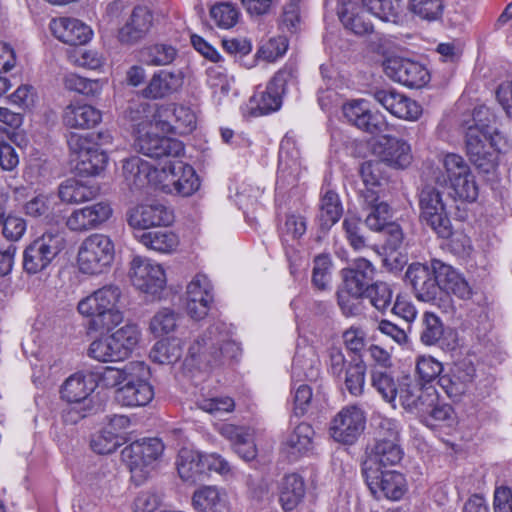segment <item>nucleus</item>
I'll return each mask as SVG.
<instances>
[{"label": "nucleus", "mask_w": 512, "mask_h": 512, "mask_svg": "<svg viewBox=\"0 0 512 512\" xmlns=\"http://www.w3.org/2000/svg\"><path fill=\"white\" fill-rule=\"evenodd\" d=\"M344 117L352 125L369 134H378L385 128L381 114L373 113L364 99L352 100L343 105Z\"/></svg>", "instance_id": "nucleus-21"}, {"label": "nucleus", "mask_w": 512, "mask_h": 512, "mask_svg": "<svg viewBox=\"0 0 512 512\" xmlns=\"http://www.w3.org/2000/svg\"><path fill=\"white\" fill-rule=\"evenodd\" d=\"M136 238L147 249L162 254L175 252L180 243L178 235L167 229L143 231Z\"/></svg>", "instance_id": "nucleus-37"}, {"label": "nucleus", "mask_w": 512, "mask_h": 512, "mask_svg": "<svg viewBox=\"0 0 512 512\" xmlns=\"http://www.w3.org/2000/svg\"><path fill=\"white\" fill-rule=\"evenodd\" d=\"M173 213L158 201L142 203L131 208L127 213L130 227L141 232L156 226H167L173 222Z\"/></svg>", "instance_id": "nucleus-17"}, {"label": "nucleus", "mask_w": 512, "mask_h": 512, "mask_svg": "<svg viewBox=\"0 0 512 512\" xmlns=\"http://www.w3.org/2000/svg\"><path fill=\"white\" fill-rule=\"evenodd\" d=\"M423 222L430 226L440 237L451 235V222L447 215L445 204L440 192L430 186H425L419 199Z\"/></svg>", "instance_id": "nucleus-13"}, {"label": "nucleus", "mask_w": 512, "mask_h": 512, "mask_svg": "<svg viewBox=\"0 0 512 512\" xmlns=\"http://www.w3.org/2000/svg\"><path fill=\"white\" fill-rule=\"evenodd\" d=\"M239 12L230 2H219L210 8V17L223 29L233 27L238 21Z\"/></svg>", "instance_id": "nucleus-61"}, {"label": "nucleus", "mask_w": 512, "mask_h": 512, "mask_svg": "<svg viewBox=\"0 0 512 512\" xmlns=\"http://www.w3.org/2000/svg\"><path fill=\"white\" fill-rule=\"evenodd\" d=\"M107 163V155L94 145L90 151L76 161L75 169L81 175L95 176L104 170Z\"/></svg>", "instance_id": "nucleus-50"}, {"label": "nucleus", "mask_w": 512, "mask_h": 512, "mask_svg": "<svg viewBox=\"0 0 512 512\" xmlns=\"http://www.w3.org/2000/svg\"><path fill=\"white\" fill-rule=\"evenodd\" d=\"M52 34L68 45H84L92 38V29L79 19L59 17L50 21Z\"/></svg>", "instance_id": "nucleus-25"}, {"label": "nucleus", "mask_w": 512, "mask_h": 512, "mask_svg": "<svg viewBox=\"0 0 512 512\" xmlns=\"http://www.w3.org/2000/svg\"><path fill=\"white\" fill-rule=\"evenodd\" d=\"M387 77L410 88H422L430 80L427 68L419 62L401 57H390L383 62Z\"/></svg>", "instance_id": "nucleus-16"}, {"label": "nucleus", "mask_w": 512, "mask_h": 512, "mask_svg": "<svg viewBox=\"0 0 512 512\" xmlns=\"http://www.w3.org/2000/svg\"><path fill=\"white\" fill-rule=\"evenodd\" d=\"M305 492L301 476L295 473L284 476L279 484V502L283 510H294L302 502Z\"/></svg>", "instance_id": "nucleus-38"}, {"label": "nucleus", "mask_w": 512, "mask_h": 512, "mask_svg": "<svg viewBox=\"0 0 512 512\" xmlns=\"http://www.w3.org/2000/svg\"><path fill=\"white\" fill-rule=\"evenodd\" d=\"M161 164L154 166L138 156L126 159L123 162V176L128 185L135 188L151 184L158 188Z\"/></svg>", "instance_id": "nucleus-29"}, {"label": "nucleus", "mask_w": 512, "mask_h": 512, "mask_svg": "<svg viewBox=\"0 0 512 512\" xmlns=\"http://www.w3.org/2000/svg\"><path fill=\"white\" fill-rule=\"evenodd\" d=\"M319 360L311 348L298 350L292 363L293 380H315L319 376Z\"/></svg>", "instance_id": "nucleus-44"}, {"label": "nucleus", "mask_w": 512, "mask_h": 512, "mask_svg": "<svg viewBox=\"0 0 512 512\" xmlns=\"http://www.w3.org/2000/svg\"><path fill=\"white\" fill-rule=\"evenodd\" d=\"M375 268L366 258L355 259L350 266L342 269L343 288L354 295H365L371 287Z\"/></svg>", "instance_id": "nucleus-26"}, {"label": "nucleus", "mask_w": 512, "mask_h": 512, "mask_svg": "<svg viewBox=\"0 0 512 512\" xmlns=\"http://www.w3.org/2000/svg\"><path fill=\"white\" fill-rule=\"evenodd\" d=\"M475 376L474 367L465 362L453 364L438 380L440 387L450 398H460L470 388Z\"/></svg>", "instance_id": "nucleus-24"}, {"label": "nucleus", "mask_w": 512, "mask_h": 512, "mask_svg": "<svg viewBox=\"0 0 512 512\" xmlns=\"http://www.w3.org/2000/svg\"><path fill=\"white\" fill-rule=\"evenodd\" d=\"M98 187L89 180L68 179L59 187V197L67 204L86 202L97 196Z\"/></svg>", "instance_id": "nucleus-39"}, {"label": "nucleus", "mask_w": 512, "mask_h": 512, "mask_svg": "<svg viewBox=\"0 0 512 512\" xmlns=\"http://www.w3.org/2000/svg\"><path fill=\"white\" fill-rule=\"evenodd\" d=\"M342 204L337 193L328 190L320 200L318 221L322 228L329 229L341 217Z\"/></svg>", "instance_id": "nucleus-46"}, {"label": "nucleus", "mask_w": 512, "mask_h": 512, "mask_svg": "<svg viewBox=\"0 0 512 512\" xmlns=\"http://www.w3.org/2000/svg\"><path fill=\"white\" fill-rule=\"evenodd\" d=\"M114 259V241L106 234L94 233L80 243L76 263L82 274L95 276L109 271Z\"/></svg>", "instance_id": "nucleus-5"}, {"label": "nucleus", "mask_w": 512, "mask_h": 512, "mask_svg": "<svg viewBox=\"0 0 512 512\" xmlns=\"http://www.w3.org/2000/svg\"><path fill=\"white\" fill-rule=\"evenodd\" d=\"M340 19L346 29L356 35H365L373 31V25L354 6H347L340 14Z\"/></svg>", "instance_id": "nucleus-58"}, {"label": "nucleus", "mask_w": 512, "mask_h": 512, "mask_svg": "<svg viewBox=\"0 0 512 512\" xmlns=\"http://www.w3.org/2000/svg\"><path fill=\"white\" fill-rule=\"evenodd\" d=\"M373 153L391 167L404 169L412 162L410 145L392 136L380 137L372 146Z\"/></svg>", "instance_id": "nucleus-19"}, {"label": "nucleus", "mask_w": 512, "mask_h": 512, "mask_svg": "<svg viewBox=\"0 0 512 512\" xmlns=\"http://www.w3.org/2000/svg\"><path fill=\"white\" fill-rule=\"evenodd\" d=\"M239 345L232 340L229 327L222 322L211 325L189 348V357L199 368H215L236 359Z\"/></svg>", "instance_id": "nucleus-3"}, {"label": "nucleus", "mask_w": 512, "mask_h": 512, "mask_svg": "<svg viewBox=\"0 0 512 512\" xmlns=\"http://www.w3.org/2000/svg\"><path fill=\"white\" fill-rule=\"evenodd\" d=\"M364 411L357 405L343 407L332 419L330 435L339 443L353 444L365 429Z\"/></svg>", "instance_id": "nucleus-15"}, {"label": "nucleus", "mask_w": 512, "mask_h": 512, "mask_svg": "<svg viewBox=\"0 0 512 512\" xmlns=\"http://www.w3.org/2000/svg\"><path fill=\"white\" fill-rule=\"evenodd\" d=\"M109 430L103 428L91 439V448L98 454H110L115 452L120 446L126 443L127 438L111 434Z\"/></svg>", "instance_id": "nucleus-60"}, {"label": "nucleus", "mask_w": 512, "mask_h": 512, "mask_svg": "<svg viewBox=\"0 0 512 512\" xmlns=\"http://www.w3.org/2000/svg\"><path fill=\"white\" fill-rule=\"evenodd\" d=\"M343 229L350 246L355 251H362L367 247L366 239L361 233V220L356 216H347L343 221Z\"/></svg>", "instance_id": "nucleus-63"}, {"label": "nucleus", "mask_w": 512, "mask_h": 512, "mask_svg": "<svg viewBox=\"0 0 512 512\" xmlns=\"http://www.w3.org/2000/svg\"><path fill=\"white\" fill-rule=\"evenodd\" d=\"M186 310L196 320L204 318L213 301L212 285L204 274H197L187 286Z\"/></svg>", "instance_id": "nucleus-20"}, {"label": "nucleus", "mask_w": 512, "mask_h": 512, "mask_svg": "<svg viewBox=\"0 0 512 512\" xmlns=\"http://www.w3.org/2000/svg\"><path fill=\"white\" fill-rule=\"evenodd\" d=\"M360 175L366 187L363 194L366 202L378 200L376 188L385 180L382 174V164L378 161H367L361 165Z\"/></svg>", "instance_id": "nucleus-45"}, {"label": "nucleus", "mask_w": 512, "mask_h": 512, "mask_svg": "<svg viewBox=\"0 0 512 512\" xmlns=\"http://www.w3.org/2000/svg\"><path fill=\"white\" fill-rule=\"evenodd\" d=\"M431 395L424 391L418 383L406 379L399 384L397 397L405 410L416 413L420 417L431 407Z\"/></svg>", "instance_id": "nucleus-34"}, {"label": "nucleus", "mask_w": 512, "mask_h": 512, "mask_svg": "<svg viewBox=\"0 0 512 512\" xmlns=\"http://www.w3.org/2000/svg\"><path fill=\"white\" fill-rule=\"evenodd\" d=\"M163 450L164 445L158 438L135 441L122 450V458L136 484L143 483L154 471Z\"/></svg>", "instance_id": "nucleus-7"}, {"label": "nucleus", "mask_w": 512, "mask_h": 512, "mask_svg": "<svg viewBox=\"0 0 512 512\" xmlns=\"http://www.w3.org/2000/svg\"><path fill=\"white\" fill-rule=\"evenodd\" d=\"M207 85L212 90L214 97L221 101L222 97L227 96L231 90L233 78L221 66H211L207 68Z\"/></svg>", "instance_id": "nucleus-56"}, {"label": "nucleus", "mask_w": 512, "mask_h": 512, "mask_svg": "<svg viewBox=\"0 0 512 512\" xmlns=\"http://www.w3.org/2000/svg\"><path fill=\"white\" fill-rule=\"evenodd\" d=\"M150 369L139 361L122 368H102L101 382L105 387H117L114 398L123 407H142L151 402L154 390L149 383Z\"/></svg>", "instance_id": "nucleus-2"}, {"label": "nucleus", "mask_w": 512, "mask_h": 512, "mask_svg": "<svg viewBox=\"0 0 512 512\" xmlns=\"http://www.w3.org/2000/svg\"><path fill=\"white\" fill-rule=\"evenodd\" d=\"M156 131H161L155 126L153 113L147 116L136 127L135 147L144 155L165 160L179 157L184 152L183 143L177 139L159 136Z\"/></svg>", "instance_id": "nucleus-6"}, {"label": "nucleus", "mask_w": 512, "mask_h": 512, "mask_svg": "<svg viewBox=\"0 0 512 512\" xmlns=\"http://www.w3.org/2000/svg\"><path fill=\"white\" fill-rule=\"evenodd\" d=\"M99 110L88 104H70L63 112V123L74 129H89L101 121Z\"/></svg>", "instance_id": "nucleus-36"}, {"label": "nucleus", "mask_w": 512, "mask_h": 512, "mask_svg": "<svg viewBox=\"0 0 512 512\" xmlns=\"http://www.w3.org/2000/svg\"><path fill=\"white\" fill-rule=\"evenodd\" d=\"M63 239L57 231H48L34 241L38 262L34 263V273L44 270L62 249Z\"/></svg>", "instance_id": "nucleus-43"}, {"label": "nucleus", "mask_w": 512, "mask_h": 512, "mask_svg": "<svg viewBox=\"0 0 512 512\" xmlns=\"http://www.w3.org/2000/svg\"><path fill=\"white\" fill-rule=\"evenodd\" d=\"M363 474L369 490L377 499L398 501L408 490L404 475L397 471H383L369 467L368 471H363Z\"/></svg>", "instance_id": "nucleus-14"}, {"label": "nucleus", "mask_w": 512, "mask_h": 512, "mask_svg": "<svg viewBox=\"0 0 512 512\" xmlns=\"http://www.w3.org/2000/svg\"><path fill=\"white\" fill-rule=\"evenodd\" d=\"M315 432L308 423H300L288 434L283 443L284 449L293 456L310 452L314 446Z\"/></svg>", "instance_id": "nucleus-42"}, {"label": "nucleus", "mask_w": 512, "mask_h": 512, "mask_svg": "<svg viewBox=\"0 0 512 512\" xmlns=\"http://www.w3.org/2000/svg\"><path fill=\"white\" fill-rule=\"evenodd\" d=\"M345 389L355 397H359L364 392L366 365L363 361L354 359L348 362L346 370L342 374Z\"/></svg>", "instance_id": "nucleus-47"}, {"label": "nucleus", "mask_w": 512, "mask_h": 512, "mask_svg": "<svg viewBox=\"0 0 512 512\" xmlns=\"http://www.w3.org/2000/svg\"><path fill=\"white\" fill-rule=\"evenodd\" d=\"M465 144L470 161L482 172L489 173L497 164V154L508 145L496 114L486 106L474 109L468 122Z\"/></svg>", "instance_id": "nucleus-1"}, {"label": "nucleus", "mask_w": 512, "mask_h": 512, "mask_svg": "<svg viewBox=\"0 0 512 512\" xmlns=\"http://www.w3.org/2000/svg\"><path fill=\"white\" fill-rule=\"evenodd\" d=\"M176 465L180 478L186 482H196L205 472L203 454L189 448L179 451Z\"/></svg>", "instance_id": "nucleus-41"}, {"label": "nucleus", "mask_w": 512, "mask_h": 512, "mask_svg": "<svg viewBox=\"0 0 512 512\" xmlns=\"http://www.w3.org/2000/svg\"><path fill=\"white\" fill-rule=\"evenodd\" d=\"M432 269L437 279V291L440 289L460 299L471 297L472 290L469 284L452 266L435 259L432 261Z\"/></svg>", "instance_id": "nucleus-27"}, {"label": "nucleus", "mask_w": 512, "mask_h": 512, "mask_svg": "<svg viewBox=\"0 0 512 512\" xmlns=\"http://www.w3.org/2000/svg\"><path fill=\"white\" fill-rule=\"evenodd\" d=\"M447 178L435 173L433 179L439 185H445L449 180L455 196L461 200L473 202L478 197V186L469 165L458 154L449 153L442 159Z\"/></svg>", "instance_id": "nucleus-8"}, {"label": "nucleus", "mask_w": 512, "mask_h": 512, "mask_svg": "<svg viewBox=\"0 0 512 512\" xmlns=\"http://www.w3.org/2000/svg\"><path fill=\"white\" fill-rule=\"evenodd\" d=\"M91 358L99 362H114L124 360L111 336H104L94 340L88 350Z\"/></svg>", "instance_id": "nucleus-53"}, {"label": "nucleus", "mask_w": 512, "mask_h": 512, "mask_svg": "<svg viewBox=\"0 0 512 512\" xmlns=\"http://www.w3.org/2000/svg\"><path fill=\"white\" fill-rule=\"evenodd\" d=\"M101 371L76 372L70 375L60 389L61 398L69 403H80L94 392L101 381Z\"/></svg>", "instance_id": "nucleus-22"}, {"label": "nucleus", "mask_w": 512, "mask_h": 512, "mask_svg": "<svg viewBox=\"0 0 512 512\" xmlns=\"http://www.w3.org/2000/svg\"><path fill=\"white\" fill-rule=\"evenodd\" d=\"M408 9L422 20L435 21L441 17L443 0H409Z\"/></svg>", "instance_id": "nucleus-59"}, {"label": "nucleus", "mask_w": 512, "mask_h": 512, "mask_svg": "<svg viewBox=\"0 0 512 512\" xmlns=\"http://www.w3.org/2000/svg\"><path fill=\"white\" fill-rule=\"evenodd\" d=\"M225 503V491L214 485L201 486L192 495V506L196 512H218Z\"/></svg>", "instance_id": "nucleus-40"}, {"label": "nucleus", "mask_w": 512, "mask_h": 512, "mask_svg": "<svg viewBox=\"0 0 512 512\" xmlns=\"http://www.w3.org/2000/svg\"><path fill=\"white\" fill-rule=\"evenodd\" d=\"M152 21V13L147 7H135L125 24L119 29V41L124 44L137 43L147 35L152 26Z\"/></svg>", "instance_id": "nucleus-30"}, {"label": "nucleus", "mask_w": 512, "mask_h": 512, "mask_svg": "<svg viewBox=\"0 0 512 512\" xmlns=\"http://www.w3.org/2000/svg\"><path fill=\"white\" fill-rule=\"evenodd\" d=\"M108 202L100 201L75 209L67 218L66 225L71 231L85 232L99 228L112 216Z\"/></svg>", "instance_id": "nucleus-18"}, {"label": "nucleus", "mask_w": 512, "mask_h": 512, "mask_svg": "<svg viewBox=\"0 0 512 512\" xmlns=\"http://www.w3.org/2000/svg\"><path fill=\"white\" fill-rule=\"evenodd\" d=\"M111 341L116 344L123 359L127 358L140 340V330L136 325L126 324L113 332Z\"/></svg>", "instance_id": "nucleus-51"}, {"label": "nucleus", "mask_w": 512, "mask_h": 512, "mask_svg": "<svg viewBox=\"0 0 512 512\" xmlns=\"http://www.w3.org/2000/svg\"><path fill=\"white\" fill-rule=\"evenodd\" d=\"M78 311L90 317V327L110 331L124 319L122 291L118 285L107 284L78 303Z\"/></svg>", "instance_id": "nucleus-4"}, {"label": "nucleus", "mask_w": 512, "mask_h": 512, "mask_svg": "<svg viewBox=\"0 0 512 512\" xmlns=\"http://www.w3.org/2000/svg\"><path fill=\"white\" fill-rule=\"evenodd\" d=\"M371 383L383 400L395 408L399 384H397L392 374L381 369L374 370L371 375Z\"/></svg>", "instance_id": "nucleus-49"}, {"label": "nucleus", "mask_w": 512, "mask_h": 512, "mask_svg": "<svg viewBox=\"0 0 512 512\" xmlns=\"http://www.w3.org/2000/svg\"><path fill=\"white\" fill-rule=\"evenodd\" d=\"M435 396L431 395V407L424 415H420V420L428 427H436L441 424L451 426L455 422V413L449 404L434 405Z\"/></svg>", "instance_id": "nucleus-52"}, {"label": "nucleus", "mask_w": 512, "mask_h": 512, "mask_svg": "<svg viewBox=\"0 0 512 512\" xmlns=\"http://www.w3.org/2000/svg\"><path fill=\"white\" fill-rule=\"evenodd\" d=\"M152 109L155 126L160 128L162 133L186 135L197 126L196 113L190 107L167 104L154 105Z\"/></svg>", "instance_id": "nucleus-11"}, {"label": "nucleus", "mask_w": 512, "mask_h": 512, "mask_svg": "<svg viewBox=\"0 0 512 512\" xmlns=\"http://www.w3.org/2000/svg\"><path fill=\"white\" fill-rule=\"evenodd\" d=\"M301 172L300 151L294 139L286 136L280 145L277 183L294 184Z\"/></svg>", "instance_id": "nucleus-28"}, {"label": "nucleus", "mask_w": 512, "mask_h": 512, "mask_svg": "<svg viewBox=\"0 0 512 512\" xmlns=\"http://www.w3.org/2000/svg\"><path fill=\"white\" fill-rule=\"evenodd\" d=\"M219 431L222 436L232 442L235 452L243 460L251 461L256 457L257 449L250 429L224 424Z\"/></svg>", "instance_id": "nucleus-35"}, {"label": "nucleus", "mask_w": 512, "mask_h": 512, "mask_svg": "<svg viewBox=\"0 0 512 512\" xmlns=\"http://www.w3.org/2000/svg\"><path fill=\"white\" fill-rule=\"evenodd\" d=\"M159 176L158 189L167 194L187 197L195 193L200 186L193 167L175 158L161 163Z\"/></svg>", "instance_id": "nucleus-9"}, {"label": "nucleus", "mask_w": 512, "mask_h": 512, "mask_svg": "<svg viewBox=\"0 0 512 512\" xmlns=\"http://www.w3.org/2000/svg\"><path fill=\"white\" fill-rule=\"evenodd\" d=\"M183 85L180 71L160 70L153 74L142 95L149 99H163L176 93Z\"/></svg>", "instance_id": "nucleus-32"}, {"label": "nucleus", "mask_w": 512, "mask_h": 512, "mask_svg": "<svg viewBox=\"0 0 512 512\" xmlns=\"http://www.w3.org/2000/svg\"><path fill=\"white\" fill-rule=\"evenodd\" d=\"M366 9L384 22L397 23L399 20L398 0H361Z\"/></svg>", "instance_id": "nucleus-54"}, {"label": "nucleus", "mask_w": 512, "mask_h": 512, "mask_svg": "<svg viewBox=\"0 0 512 512\" xmlns=\"http://www.w3.org/2000/svg\"><path fill=\"white\" fill-rule=\"evenodd\" d=\"M178 314L170 308L157 311L150 320L149 330L155 337L174 332L177 328Z\"/></svg>", "instance_id": "nucleus-55"}, {"label": "nucleus", "mask_w": 512, "mask_h": 512, "mask_svg": "<svg viewBox=\"0 0 512 512\" xmlns=\"http://www.w3.org/2000/svg\"><path fill=\"white\" fill-rule=\"evenodd\" d=\"M403 457V451L393 440L379 438L375 445L371 448L367 459L363 463V471L368 468L379 469V466H392L398 464Z\"/></svg>", "instance_id": "nucleus-33"}, {"label": "nucleus", "mask_w": 512, "mask_h": 512, "mask_svg": "<svg viewBox=\"0 0 512 512\" xmlns=\"http://www.w3.org/2000/svg\"><path fill=\"white\" fill-rule=\"evenodd\" d=\"M286 88V75L277 73L263 91L255 92L241 107L244 116L259 117L280 109Z\"/></svg>", "instance_id": "nucleus-12"}, {"label": "nucleus", "mask_w": 512, "mask_h": 512, "mask_svg": "<svg viewBox=\"0 0 512 512\" xmlns=\"http://www.w3.org/2000/svg\"><path fill=\"white\" fill-rule=\"evenodd\" d=\"M371 304L379 311L386 310L392 300V290L388 284L384 282H376L371 285L365 294Z\"/></svg>", "instance_id": "nucleus-64"}, {"label": "nucleus", "mask_w": 512, "mask_h": 512, "mask_svg": "<svg viewBox=\"0 0 512 512\" xmlns=\"http://www.w3.org/2000/svg\"><path fill=\"white\" fill-rule=\"evenodd\" d=\"M406 279L413 287L416 297L424 302L435 301L437 279L433 269L421 263L411 264L406 271Z\"/></svg>", "instance_id": "nucleus-31"}, {"label": "nucleus", "mask_w": 512, "mask_h": 512, "mask_svg": "<svg viewBox=\"0 0 512 512\" xmlns=\"http://www.w3.org/2000/svg\"><path fill=\"white\" fill-rule=\"evenodd\" d=\"M374 97L393 116L416 121L422 114V107L415 100L396 91L379 90Z\"/></svg>", "instance_id": "nucleus-23"}, {"label": "nucleus", "mask_w": 512, "mask_h": 512, "mask_svg": "<svg viewBox=\"0 0 512 512\" xmlns=\"http://www.w3.org/2000/svg\"><path fill=\"white\" fill-rule=\"evenodd\" d=\"M444 335V326L441 319L431 312H425L422 318L420 340L426 346L440 343Z\"/></svg>", "instance_id": "nucleus-57"}, {"label": "nucleus", "mask_w": 512, "mask_h": 512, "mask_svg": "<svg viewBox=\"0 0 512 512\" xmlns=\"http://www.w3.org/2000/svg\"><path fill=\"white\" fill-rule=\"evenodd\" d=\"M128 276L137 290L153 297L158 296L167 283L162 265L139 255L131 259Z\"/></svg>", "instance_id": "nucleus-10"}, {"label": "nucleus", "mask_w": 512, "mask_h": 512, "mask_svg": "<svg viewBox=\"0 0 512 512\" xmlns=\"http://www.w3.org/2000/svg\"><path fill=\"white\" fill-rule=\"evenodd\" d=\"M182 347L180 341L176 338H167L155 343L152 347L149 357L159 364H172L180 359Z\"/></svg>", "instance_id": "nucleus-48"}, {"label": "nucleus", "mask_w": 512, "mask_h": 512, "mask_svg": "<svg viewBox=\"0 0 512 512\" xmlns=\"http://www.w3.org/2000/svg\"><path fill=\"white\" fill-rule=\"evenodd\" d=\"M376 202L377 200H374L372 203L368 202L371 205V210L366 217L365 223L371 230L382 231L390 223L391 212L387 203Z\"/></svg>", "instance_id": "nucleus-62"}]
</instances>
